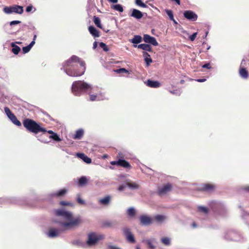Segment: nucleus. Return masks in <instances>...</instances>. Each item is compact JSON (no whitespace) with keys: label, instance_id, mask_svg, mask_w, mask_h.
Segmentation results:
<instances>
[{"label":"nucleus","instance_id":"obj_1","mask_svg":"<svg viewBox=\"0 0 249 249\" xmlns=\"http://www.w3.org/2000/svg\"><path fill=\"white\" fill-rule=\"evenodd\" d=\"M54 213L56 216H62L68 222L61 223L63 228V230L54 228L50 229L48 235L50 237H57L64 230L77 226L81 223V220L80 218H73L72 214L70 212L65 211L62 209H58L54 211Z\"/></svg>","mask_w":249,"mask_h":249},{"label":"nucleus","instance_id":"obj_2","mask_svg":"<svg viewBox=\"0 0 249 249\" xmlns=\"http://www.w3.org/2000/svg\"><path fill=\"white\" fill-rule=\"evenodd\" d=\"M66 73L72 77L80 76L84 74L86 70V63L76 55L71 56L63 63Z\"/></svg>","mask_w":249,"mask_h":249},{"label":"nucleus","instance_id":"obj_3","mask_svg":"<svg viewBox=\"0 0 249 249\" xmlns=\"http://www.w3.org/2000/svg\"><path fill=\"white\" fill-rule=\"evenodd\" d=\"M23 125L27 130L35 134H37L39 132H46V129L41 127L39 124L35 121L31 119H25L23 120Z\"/></svg>","mask_w":249,"mask_h":249},{"label":"nucleus","instance_id":"obj_4","mask_svg":"<svg viewBox=\"0 0 249 249\" xmlns=\"http://www.w3.org/2000/svg\"><path fill=\"white\" fill-rule=\"evenodd\" d=\"M90 88L89 85L81 81H75L71 87L72 92L76 96H79L83 89H87Z\"/></svg>","mask_w":249,"mask_h":249},{"label":"nucleus","instance_id":"obj_5","mask_svg":"<svg viewBox=\"0 0 249 249\" xmlns=\"http://www.w3.org/2000/svg\"><path fill=\"white\" fill-rule=\"evenodd\" d=\"M87 244L88 246H92L96 245L99 240L104 238V235L96 234L95 232H90L88 235Z\"/></svg>","mask_w":249,"mask_h":249},{"label":"nucleus","instance_id":"obj_6","mask_svg":"<svg viewBox=\"0 0 249 249\" xmlns=\"http://www.w3.org/2000/svg\"><path fill=\"white\" fill-rule=\"evenodd\" d=\"M3 11L6 14L15 13L21 14L23 12V7L19 5L14 6L5 7L3 8Z\"/></svg>","mask_w":249,"mask_h":249},{"label":"nucleus","instance_id":"obj_7","mask_svg":"<svg viewBox=\"0 0 249 249\" xmlns=\"http://www.w3.org/2000/svg\"><path fill=\"white\" fill-rule=\"evenodd\" d=\"M4 111L11 121L17 126H20L21 123L18 120L16 116L13 114L8 107H4Z\"/></svg>","mask_w":249,"mask_h":249},{"label":"nucleus","instance_id":"obj_8","mask_svg":"<svg viewBox=\"0 0 249 249\" xmlns=\"http://www.w3.org/2000/svg\"><path fill=\"white\" fill-rule=\"evenodd\" d=\"M110 164L112 165H116L118 166L122 167L128 169H130L132 168L130 163L124 160L119 159L117 161H112L110 162Z\"/></svg>","mask_w":249,"mask_h":249},{"label":"nucleus","instance_id":"obj_9","mask_svg":"<svg viewBox=\"0 0 249 249\" xmlns=\"http://www.w3.org/2000/svg\"><path fill=\"white\" fill-rule=\"evenodd\" d=\"M215 185L211 183L203 184L199 188L198 190L203 192L212 193L215 189Z\"/></svg>","mask_w":249,"mask_h":249},{"label":"nucleus","instance_id":"obj_10","mask_svg":"<svg viewBox=\"0 0 249 249\" xmlns=\"http://www.w3.org/2000/svg\"><path fill=\"white\" fill-rule=\"evenodd\" d=\"M123 231L128 242L131 243H135L136 241L134 236L129 229L125 228L123 230Z\"/></svg>","mask_w":249,"mask_h":249},{"label":"nucleus","instance_id":"obj_11","mask_svg":"<svg viewBox=\"0 0 249 249\" xmlns=\"http://www.w3.org/2000/svg\"><path fill=\"white\" fill-rule=\"evenodd\" d=\"M172 186L170 183H167L164 185L162 187L159 189L158 194L160 196L165 194L171 190Z\"/></svg>","mask_w":249,"mask_h":249},{"label":"nucleus","instance_id":"obj_12","mask_svg":"<svg viewBox=\"0 0 249 249\" xmlns=\"http://www.w3.org/2000/svg\"><path fill=\"white\" fill-rule=\"evenodd\" d=\"M143 41L147 43H150L153 46H157L158 45V43L154 37L145 34L143 35Z\"/></svg>","mask_w":249,"mask_h":249},{"label":"nucleus","instance_id":"obj_13","mask_svg":"<svg viewBox=\"0 0 249 249\" xmlns=\"http://www.w3.org/2000/svg\"><path fill=\"white\" fill-rule=\"evenodd\" d=\"M184 17L187 19L191 21H196L197 19V15L190 10L185 11L184 12Z\"/></svg>","mask_w":249,"mask_h":249},{"label":"nucleus","instance_id":"obj_14","mask_svg":"<svg viewBox=\"0 0 249 249\" xmlns=\"http://www.w3.org/2000/svg\"><path fill=\"white\" fill-rule=\"evenodd\" d=\"M141 224L145 226L149 225L153 223V219L146 215H142L140 216Z\"/></svg>","mask_w":249,"mask_h":249},{"label":"nucleus","instance_id":"obj_15","mask_svg":"<svg viewBox=\"0 0 249 249\" xmlns=\"http://www.w3.org/2000/svg\"><path fill=\"white\" fill-rule=\"evenodd\" d=\"M130 16L132 17L137 19H140L142 18L143 14L140 11L137 9H133L132 10V13Z\"/></svg>","mask_w":249,"mask_h":249},{"label":"nucleus","instance_id":"obj_16","mask_svg":"<svg viewBox=\"0 0 249 249\" xmlns=\"http://www.w3.org/2000/svg\"><path fill=\"white\" fill-rule=\"evenodd\" d=\"M84 135V130L82 129H79L76 131L75 133L72 136L74 140H80Z\"/></svg>","mask_w":249,"mask_h":249},{"label":"nucleus","instance_id":"obj_17","mask_svg":"<svg viewBox=\"0 0 249 249\" xmlns=\"http://www.w3.org/2000/svg\"><path fill=\"white\" fill-rule=\"evenodd\" d=\"M89 31L90 34L95 37H98L100 36L99 32L93 26H90L89 27Z\"/></svg>","mask_w":249,"mask_h":249},{"label":"nucleus","instance_id":"obj_18","mask_svg":"<svg viewBox=\"0 0 249 249\" xmlns=\"http://www.w3.org/2000/svg\"><path fill=\"white\" fill-rule=\"evenodd\" d=\"M77 156L87 163H90L91 160L84 153H77Z\"/></svg>","mask_w":249,"mask_h":249},{"label":"nucleus","instance_id":"obj_19","mask_svg":"<svg viewBox=\"0 0 249 249\" xmlns=\"http://www.w3.org/2000/svg\"><path fill=\"white\" fill-rule=\"evenodd\" d=\"M147 85L151 88H159L160 84L157 81H152L151 80H148L147 81Z\"/></svg>","mask_w":249,"mask_h":249},{"label":"nucleus","instance_id":"obj_20","mask_svg":"<svg viewBox=\"0 0 249 249\" xmlns=\"http://www.w3.org/2000/svg\"><path fill=\"white\" fill-rule=\"evenodd\" d=\"M143 56L144 58V61L146 63L147 66H149L150 64L152 62V59L150 57V55L146 52L142 53Z\"/></svg>","mask_w":249,"mask_h":249},{"label":"nucleus","instance_id":"obj_21","mask_svg":"<svg viewBox=\"0 0 249 249\" xmlns=\"http://www.w3.org/2000/svg\"><path fill=\"white\" fill-rule=\"evenodd\" d=\"M67 192V190L66 189H63L58 191L56 193H53L51 195L52 197H59L64 196L66 195Z\"/></svg>","mask_w":249,"mask_h":249},{"label":"nucleus","instance_id":"obj_22","mask_svg":"<svg viewBox=\"0 0 249 249\" xmlns=\"http://www.w3.org/2000/svg\"><path fill=\"white\" fill-rule=\"evenodd\" d=\"M138 48L141 49L144 51L148 52H152V48L151 46L147 44H141L138 45Z\"/></svg>","mask_w":249,"mask_h":249},{"label":"nucleus","instance_id":"obj_23","mask_svg":"<svg viewBox=\"0 0 249 249\" xmlns=\"http://www.w3.org/2000/svg\"><path fill=\"white\" fill-rule=\"evenodd\" d=\"M111 200V197L109 196H107L104 198H101L99 200V203L103 205H107Z\"/></svg>","mask_w":249,"mask_h":249},{"label":"nucleus","instance_id":"obj_24","mask_svg":"<svg viewBox=\"0 0 249 249\" xmlns=\"http://www.w3.org/2000/svg\"><path fill=\"white\" fill-rule=\"evenodd\" d=\"M239 72L240 76L243 78L247 79L249 76L248 71L244 68H240Z\"/></svg>","mask_w":249,"mask_h":249},{"label":"nucleus","instance_id":"obj_25","mask_svg":"<svg viewBox=\"0 0 249 249\" xmlns=\"http://www.w3.org/2000/svg\"><path fill=\"white\" fill-rule=\"evenodd\" d=\"M142 41V37L139 35L134 36V37L130 41L133 44H138Z\"/></svg>","mask_w":249,"mask_h":249},{"label":"nucleus","instance_id":"obj_26","mask_svg":"<svg viewBox=\"0 0 249 249\" xmlns=\"http://www.w3.org/2000/svg\"><path fill=\"white\" fill-rule=\"evenodd\" d=\"M35 44V42L34 41H32L29 45H28L27 46L23 47L22 48L23 53H28L30 51V50L31 49L32 47Z\"/></svg>","mask_w":249,"mask_h":249},{"label":"nucleus","instance_id":"obj_27","mask_svg":"<svg viewBox=\"0 0 249 249\" xmlns=\"http://www.w3.org/2000/svg\"><path fill=\"white\" fill-rule=\"evenodd\" d=\"M11 45L12 47V53L15 54H18L20 51V47L16 45L15 43H12Z\"/></svg>","mask_w":249,"mask_h":249},{"label":"nucleus","instance_id":"obj_28","mask_svg":"<svg viewBox=\"0 0 249 249\" xmlns=\"http://www.w3.org/2000/svg\"><path fill=\"white\" fill-rule=\"evenodd\" d=\"M126 185L131 189H137L139 187V185L135 182H127Z\"/></svg>","mask_w":249,"mask_h":249},{"label":"nucleus","instance_id":"obj_29","mask_svg":"<svg viewBox=\"0 0 249 249\" xmlns=\"http://www.w3.org/2000/svg\"><path fill=\"white\" fill-rule=\"evenodd\" d=\"M154 218L158 222L161 223L165 219L166 217L162 215L158 214L155 216Z\"/></svg>","mask_w":249,"mask_h":249},{"label":"nucleus","instance_id":"obj_30","mask_svg":"<svg viewBox=\"0 0 249 249\" xmlns=\"http://www.w3.org/2000/svg\"><path fill=\"white\" fill-rule=\"evenodd\" d=\"M93 21L95 24L99 28H102V25L101 23V20L99 18L94 16L93 17Z\"/></svg>","mask_w":249,"mask_h":249},{"label":"nucleus","instance_id":"obj_31","mask_svg":"<svg viewBox=\"0 0 249 249\" xmlns=\"http://www.w3.org/2000/svg\"><path fill=\"white\" fill-rule=\"evenodd\" d=\"M87 183V178L86 177H82L79 179L78 184L79 186H82L86 184Z\"/></svg>","mask_w":249,"mask_h":249},{"label":"nucleus","instance_id":"obj_32","mask_svg":"<svg viewBox=\"0 0 249 249\" xmlns=\"http://www.w3.org/2000/svg\"><path fill=\"white\" fill-rule=\"evenodd\" d=\"M112 8L120 12H122L124 11L123 6L119 4L112 5Z\"/></svg>","mask_w":249,"mask_h":249},{"label":"nucleus","instance_id":"obj_33","mask_svg":"<svg viewBox=\"0 0 249 249\" xmlns=\"http://www.w3.org/2000/svg\"><path fill=\"white\" fill-rule=\"evenodd\" d=\"M135 4L142 8H146L147 7V5L144 3L142 0H135Z\"/></svg>","mask_w":249,"mask_h":249},{"label":"nucleus","instance_id":"obj_34","mask_svg":"<svg viewBox=\"0 0 249 249\" xmlns=\"http://www.w3.org/2000/svg\"><path fill=\"white\" fill-rule=\"evenodd\" d=\"M50 138L53 139V140L56 142H60L61 141V139L59 138L58 135L56 133H54L53 135H51L50 136Z\"/></svg>","mask_w":249,"mask_h":249},{"label":"nucleus","instance_id":"obj_35","mask_svg":"<svg viewBox=\"0 0 249 249\" xmlns=\"http://www.w3.org/2000/svg\"><path fill=\"white\" fill-rule=\"evenodd\" d=\"M161 242L166 246L170 245V239L168 237H163L161 239Z\"/></svg>","mask_w":249,"mask_h":249},{"label":"nucleus","instance_id":"obj_36","mask_svg":"<svg viewBox=\"0 0 249 249\" xmlns=\"http://www.w3.org/2000/svg\"><path fill=\"white\" fill-rule=\"evenodd\" d=\"M127 213L130 216H134L135 215V210L133 208H130L127 210Z\"/></svg>","mask_w":249,"mask_h":249},{"label":"nucleus","instance_id":"obj_37","mask_svg":"<svg viewBox=\"0 0 249 249\" xmlns=\"http://www.w3.org/2000/svg\"><path fill=\"white\" fill-rule=\"evenodd\" d=\"M165 12L167 15L168 16V17H169L170 19L173 20L174 16L172 11L171 10H166Z\"/></svg>","mask_w":249,"mask_h":249},{"label":"nucleus","instance_id":"obj_38","mask_svg":"<svg viewBox=\"0 0 249 249\" xmlns=\"http://www.w3.org/2000/svg\"><path fill=\"white\" fill-rule=\"evenodd\" d=\"M114 71L117 73H123V72H125V73L128 72V71L127 70H126L125 68H120L119 69H117L116 70H114Z\"/></svg>","mask_w":249,"mask_h":249},{"label":"nucleus","instance_id":"obj_39","mask_svg":"<svg viewBox=\"0 0 249 249\" xmlns=\"http://www.w3.org/2000/svg\"><path fill=\"white\" fill-rule=\"evenodd\" d=\"M99 46L105 52H107V51H108V48L107 46V45L105 43H104L103 42H101L99 44Z\"/></svg>","mask_w":249,"mask_h":249},{"label":"nucleus","instance_id":"obj_40","mask_svg":"<svg viewBox=\"0 0 249 249\" xmlns=\"http://www.w3.org/2000/svg\"><path fill=\"white\" fill-rule=\"evenodd\" d=\"M77 201L80 204H84L85 201L81 198L80 194L77 195Z\"/></svg>","mask_w":249,"mask_h":249},{"label":"nucleus","instance_id":"obj_41","mask_svg":"<svg viewBox=\"0 0 249 249\" xmlns=\"http://www.w3.org/2000/svg\"><path fill=\"white\" fill-rule=\"evenodd\" d=\"M198 209L199 211L205 213H207L208 212V210L206 207L199 206Z\"/></svg>","mask_w":249,"mask_h":249},{"label":"nucleus","instance_id":"obj_42","mask_svg":"<svg viewBox=\"0 0 249 249\" xmlns=\"http://www.w3.org/2000/svg\"><path fill=\"white\" fill-rule=\"evenodd\" d=\"M60 204L62 206H72V204L71 203L64 201H60Z\"/></svg>","mask_w":249,"mask_h":249},{"label":"nucleus","instance_id":"obj_43","mask_svg":"<svg viewBox=\"0 0 249 249\" xmlns=\"http://www.w3.org/2000/svg\"><path fill=\"white\" fill-rule=\"evenodd\" d=\"M89 98H90V101H94L96 100V99H97L96 95L89 94Z\"/></svg>","mask_w":249,"mask_h":249},{"label":"nucleus","instance_id":"obj_44","mask_svg":"<svg viewBox=\"0 0 249 249\" xmlns=\"http://www.w3.org/2000/svg\"><path fill=\"white\" fill-rule=\"evenodd\" d=\"M197 36V33H194L193 34H192L191 36H190L189 38L191 41H193L195 38H196Z\"/></svg>","mask_w":249,"mask_h":249},{"label":"nucleus","instance_id":"obj_45","mask_svg":"<svg viewBox=\"0 0 249 249\" xmlns=\"http://www.w3.org/2000/svg\"><path fill=\"white\" fill-rule=\"evenodd\" d=\"M202 67L203 68H206V69H210L211 68V65L209 63H206L204 65H203Z\"/></svg>","mask_w":249,"mask_h":249},{"label":"nucleus","instance_id":"obj_46","mask_svg":"<svg viewBox=\"0 0 249 249\" xmlns=\"http://www.w3.org/2000/svg\"><path fill=\"white\" fill-rule=\"evenodd\" d=\"M20 22H21V21H19V20H13V21L10 22V25H16V24H19Z\"/></svg>","mask_w":249,"mask_h":249},{"label":"nucleus","instance_id":"obj_47","mask_svg":"<svg viewBox=\"0 0 249 249\" xmlns=\"http://www.w3.org/2000/svg\"><path fill=\"white\" fill-rule=\"evenodd\" d=\"M33 8V7L32 5L28 6L26 8V11L27 12H30L32 10Z\"/></svg>","mask_w":249,"mask_h":249},{"label":"nucleus","instance_id":"obj_48","mask_svg":"<svg viewBox=\"0 0 249 249\" xmlns=\"http://www.w3.org/2000/svg\"><path fill=\"white\" fill-rule=\"evenodd\" d=\"M170 92L172 93V94H177V95H179L180 94V92L178 91V90H173V91H170Z\"/></svg>","mask_w":249,"mask_h":249},{"label":"nucleus","instance_id":"obj_49","mask_svg":"<svg viewBox=\"0 0 249 249\" xmlns=\"http://www.w3.org/2000/svg\"><path fill=\"white\" fill-rule=\"evenodd\" d=\"M147 244L149 248H150L151 249H154L155 248L154 246L152 245V244L150 241H147Z\"/></svg>","mask_w":249,"mask_h":249},{"label":"nucleus","instance_id":"obj_50","mask_svg":"<svg viewBox=\"0 0 249 249\" xmlns=\"http://www.w3.org/2000/svg\"><path fill=\"white\" fill-rule=\"evenodd\" d=\"M107 248L108 249H120V248L113 246H108Z\"/></svg>","mask_w":249,"mask_h":249},{"label":"nucleus","instance_id":"obj_51","mask_svg":"<svg viewBox=\"0 0 249 249\" xmlns=\"http://www.w3.org/2000/svg\"><path fill=\"white\" fill-rule=\"evenodd\" d=\"M196 81L198 82H203L206 81V79H197Z\"/></svg>","mask_w":249,"mask_h":249},{"label":"nucleus","instance_id":"obj_52","mask_svg":"<svg viewBox=\"0 0 249 249\" xmlns=\"http://www.w3.org/2000/svg\"><path fill=\"white\" fill-rule=\"evenodd\" d=\"M124 186H123V185H121V186H120L119 187V188H118V190H119V191H123V190H124Z\"/></svg>","mask_w":249,"mask_h":249},{"label":"nucleus","instance_id":"obj_53","mask_svg":"<svg viewBox=\"0 0 249 249\" xmlns=\"http://www.w3.org/2000/svg\"><path fill=\"white\" fill-rule=\"evenodd\" d=\"M108 1L112 3H117L118 2V0H108Z\"/></svg>","mask_w":249,"mask_h":249},{"label":"nucleus","instance_id":"obj_54","mask_svg":"<svg viewBox=\"0 0 249 249\" xmlns=\"http://www.w3.org/2000/svg\"><path fill=\"white\" fill-rule=\"evenodd\" d=\"M172 0L175 1L178 5L180 4V0Z\"/></svg>","mask_w":249,"mask_h":249},{"label":"nucleus","instance_id":"obj_55","mask_svg":"<svg viewBox=\"0 0 249 249\" xmlns=\"http://www.w3.org/2000/svg\"><path fill=\"white\" fill-rule=\"evenodd\" d=\"M46 132H47L49 134H50L51 135H53V134L54 133L52 130H51L47 131Z\"/></svg>","mask_w":249,"mask_h":249},{"label":"nucleus","instance_id":"obj_56","mask_svg":"<svg viewBox=\"0 0 249 249\" xmlns=\"http://www.w3.org/2000/svg\"><path fill=\"white\" fill-rule=\"evenodd\" d=\"M245 190L249 192V186H246L245 187Z\"/></svg>","mask_w":249,"mask_h":249},{"label":"nucleus","instance_id":"obj_57","mask_svg":"<svg viewBox=\"0 0 249 249\" xmlns=\"http://www.w3.org/2000/svg\"><path fill=\"white\" fill-rule=\"evenodd\" d=\"M185 83V81L184 80H181L180 81V83L181 84H183Z\"/></svg>","mask_w":249,"mask_h":249},{"label":"nucleus","instance_id":"obj_58","mask_svg":"<svg viewBox=\"0 0 249 249\" xmlns=\"http://www.w3.org/2000/svg\"><path fill=\"white\" fill-rule=\"evenodd\" d=\"M36 38V35H35L34 36V38H33V41H34L35 42V40Z\"/></svg>","mask_w":249,"mask_h":249},{"label":"nucleus","instance_id":"obj_59","mask_svg":"<svg viewBox=\"0 0 249 249\" xmlns=\"http://www.w3.org/2000/svg\"><path fill=\"white\" fill-rule=\"evenodd\" d=\"M96 46H97V42H94V44H93V47L94 48H96Z\"/></svg>","mask_w":249,"mask_h":249},{"label":"nucleus","instance_id":"obj_60","mask_svg":"<svg viewBox=\"0 0 249 249\" xmlns=\"http://www.w3.org/2000/svg\"><path fill=\"white\" fill-rule=\"evenodd\" d=\"M172 20L174 22L175 24H177L178 23L175 20L174 18H173V20Z\"/></svg>","mask_w":249,"mask_h":249},{"label":"nucleus","instance_id":"obj_61","mask_svg":"<svg viewBox=\"0 0 249 249\" xmlns=\"http://www.w3.org/2000/svg\"><path fill=\"white\" fill-rule=\"evenodd\" d=\"M193 226L195 228L196 227V224L195 223H193Z\"/></svg>","mask_w":249,"mask_h":249},{"label":"nucleus","instance_id":"obj_62","mask_svg":"<svg viewBox=\"0 0 249 249\" xmlns=\"http://www.w3.org/2000/svg\"><path fill=\"white\" fill-rule=\"evenodd\" d=\"M16 43H17V44H21V42H16Z\"/></svg>","mask_w":249,"mask_h":249},{"label":"nucleus","instance_id":"obj_63","mask_svg":"<svg viewBox=\"0 0 249 249\" xmlns=\"http://www.w3.org/2000/svg\"><path fill=\"white\" fill-rule=\"evenodd\" d=\"M136 249H140V248L138 246L136 247Z\"/></svg>","mask_w":249,"mask_h":249}]
</instances>
